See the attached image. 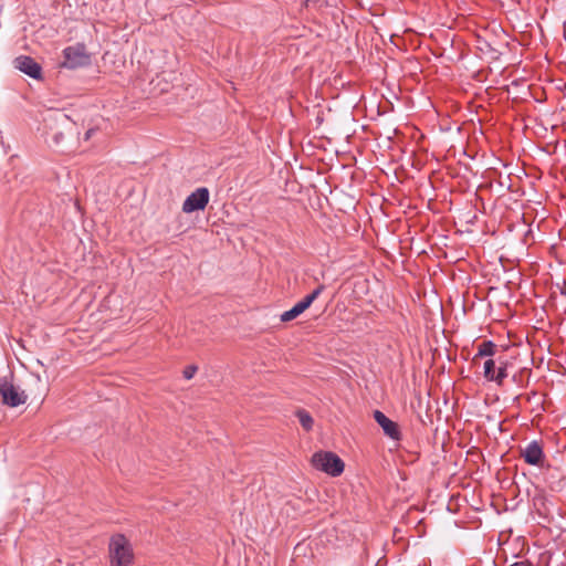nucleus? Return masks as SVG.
Here are the masks:
<instances>
[{
	"mask_svg": "<svg viewBox=\"0 0 566 566\" xmlns=\"http://www.w3.org/2000/svg\"><path fill=\"white\" fill-rule=\"evenodd\" d=\"M544 479L553 491H560L564 488L565 475L557 467L547 465Z\"/></svg>",
	"mask_w": 566,
	"mask_h": 566,
	"instance_id": "nucleus-9",
	"label": "nucleus"
},
{
	"mask_svg": "<svg viewBox=\"0 0 566 566\" xmlns=\"http://www.w3.org/2000/svg\"><path fill=\"white\" fill-rule=\"evenodd\" d=\"M319 0H304V6L306 8L316 7Z\"/></svg>",
	"mask_w": 566,
	"mask_h": 566,
	"instance_id": "nucleus-18",
	"label": "nucleus"
},
{
	"mask_svg": "<svg viewBox=\"0 0 566 566\" xmlns=\"http://www.w3.org/2000/svg\"><path fill=\"white\" fill-rule=\"evenodd\" d=\"M92 132H93V130L91 129V130H88V132L86 133V136H85V138H86V139H88V138L91 137Z\"/></svg>",
	"mask_w": 566,
	"mask_h": 566,
	"instance_id": "nucleus-20",
	"label": "nucleus"
},
{
	"mask_svg": "<svg viewBox=\"0 0 566 566\" xmlns=\"http://www.w3.org/2000/svg\"><path fill=\"white\" fill-rule=\"evenodd\" d=\"M196 371H197V366H195V365L187 366L184 369V377L186 379H191L195 376Z\"/></svg>",
	"mask_w": 566,
	"mask_h": 566,
	"instance_id": "nucleus-17",
	"label": "nucleus"
},
{
	"mask_svg": "<svg viewBox=\"0 0 566 566\" xmlns=\"http://www.w3.org/2000/svg\"><path fill=\"white\" fill-rule=\"evenodd\" d=\"M34 380L36 384L41 385V388L39 389L38 392L34 394L35 397H40V398H43L44 395H45V391H46V388L45 386L42 384V380H41V377L40 376H34Z\"/></svg>",
	"mask_w": 566,
	"mask_h": 566,
	"instance_id": "nucleus-16",
	"label": "nucleus"
},
{
	"mask_svg": "<svg viewBox=\"0 0 566 566\" xmlns=\"http://www.w3.org/2000/svg\"><path fill=\"white\" fill-rule=\"evenodd\" d=\"M507 363L506 361H501L500 363V366H499V369H497V373L495 374V377H494V381L499 385H502L503 384V380L507 377Z\"/></svg>",
	"mask_w": 566,
	"mask_h": 566,
	"instance_id": "nucleus-14",
	"label": "nucleus"
},
{
	"mask_svg": "<svg viewBox=\"0 0 566 566\" xmlns=\"http://www.w3.org/2000/svg\"><path fill=\"white\" fill-rule=\"evenodd\" d=\"M15 69L29 75L32 78L40 80L42 77V67L32 57L21 55L14 59Z\"/></svg>",
	"mask_w": 566,
	"mask_h": 566,
	"instance_id": "nucleus-7",
	"label": "nucleus"
},
{
	"mask_svg": "<svg viewBox=\"0 0 566 566\" xmlns=\"http://www.w3.org/2000/svg\"><path fill=\"white\" fill-rule=\"evenodd\" d=\"M50 119L61 124H70V117L60 112L52 114Z\"/></svg>",
	"mask_w": 566,
	"mask_h": 566,
	"instance_id": "nucleus-15",
	"label": "nucleus"
},
{
	"mask_svg": "<svg viewBox=\"0 0 566 566\" xmlns=\"http://www.w3.org/2000/svg\"><path fill=\"white\" fill-rule=\"evenodd\" d=\"M0 396L3 405L11 408L25 403L28 395L19 390L7 377L0 378Z\"/></svg>",
	"mask_w": 566,
	"mask_h": 566,
	"instance_id": "nucleus-3",
	"label": "nucleus"
},
{
	"mask_svg": "<svg viewBox=\"0 0 566 566\" xmlns=\"http://www.w3.org/2000/svg\"><path fill=\"white\" fill-rule=\"evenodd\" d=\"M209 202V190L205 187L198 188L187 197L182 205V211L190 213L197 210H203Z\"/></svg>",
	"mask_w": 566,
	"mask_h": 566,
	"instance_id": "nucleus-6",
	"label": "nucleus"
},
{
	"mask_svg": "<svg viewBox=\"0 0 566 566\" xmlns=\"http://www.w3.org/2000/svg\"><path fill=\"white\" fill-rule=\"evenodd\" d=\"M312 464L315 469L327 473L331 476H338L344 472L343 460L331 451L315 452L312 457Z\"/></svg>",
	"mask_w": 566,
	"mask_h": 566,
	"instance_id": "nucleus-1",
	"label": "nucleus"
},
{
	"mask_svg": "<svg viewBox=\"0 0 566 566\" xmlns=\"http://www.w3.org/2000/svg\"><path fill=\"white\" fill-rule=\"evenodd\" d=\"M510 566H532V563L528 560H521V562H516Z\"/></svg>",
	"mask_w": 566,
	"mask_h": 566,
	"instance_id": "nucleus-19",
	"label": "nucleus"
},
{
	"mask_svg": "<svg viewBox=\"0 0 566 566\" xmlns=\"http://www.w3.org/2000/svg\"><path fill=\"white\" fill-rule=\"evenodd\" d=\"M64 62L63 66L69 69H76L80 66L87 65L90 63V56L85 51V46L76 44L69 46L64 50Z\"/></svg>",
	"mask_w": 566,
	"mask_h": 566,
	"instance_id": "nucleus-4",
	"label": "nucleus"
},
{
	"mask_svg": "<svg viewBox=\"0 0 566 566\" xmlns=\"http://www.w3.org/2000/svg\"><path fill=\"white\" fill-rule=\"evenodd\" d=\"M495 374V361L488 359L484 363V377L490 381H494Z\"/></svg>",
	"mask_w": 566,
	"mask_h": 566,
	"instance_id": "nucleus-13",
	"label": "nucleus"
},
{
	"mask_svg": "<svg viewBox=\"0 0 566 566\" xmlns=\"http://www.w3.org/2000/svg\"><path fill=\"white\" fill-rule=\"evenodd\" d=\"M374 419L382 428L386 436L394 440H400L401 433L399 431L398 424L395 421L390 420L379 410L374 411Z\"/></svg>",
	"mask_w": 566,
	"mask_h": 566,
	"instance_id": "nucleus-8",
	"label": "nucleus"
},
{
	"mask_svg": "<svg viewBox=\"0 0 566 566\" xmlns=\"http://www.w3.org/2000/svg\"><path fill=\"white\" fill-rule=\"evenodd\" d=\"M494 350H495V344H493L491 340H484L479 345L476 356H480V357L493 356Z\"/></svg>",
	"mask_w": 566,
	"mask_h": 566,
	"instance_id": "nucleus-12",
	"label": "nucleus"
},
{
	"mask_svg": "<svg viewBox=\"0 0 566 566\" xmlns=\"http://www.w3.org/2000/svg\"><path fill=\"white\" fill-rule=\"evenodd\" d=\"M522 454L525 462L532 465H538L543 459V450L536 441L527 444Z\"/></svg>",
	"mask_w": 566,
	"mask_h": 566,
	"instance_id": "nucleus-10",
	"label": "nucleus"
},
{
	"mask_svg": "<svg viewBox=\"0 0 566 566\" xmlns=\"http://www.w3.org/2000/svg\"><path fill=\"white\" fill-rule=\"evenodd\" d=\"M296 417L304 430L310 431L313 428L314 420L312 416L304 409H298L296 411Z\"/></svg>",
	"mask_w": 566,
	"mask_h": 566,
	"instance_id": "nucleus-11",
	"label": "nucleus"
},
{
	"mask_svg": "<svg viewBox=\"0 0 566 566\" xmlns=\"http://www.w3.org/2000/svg\"><path fill=\"white\" fill-rule=\"evenodd\" d=\"M324 290V285L317 286L311 294L305 296L301 302L295 304L291 310L285 311L281 314L282 322H290L297 316H300L303 312H305L312 303L321 295Z\"/></svg>",
	"mask_w": 566,
	"mask_h": 566,
	"instance_id": "nucleus-5",
	"label": "nucleus"
},
{
	"mask_svg": "<svg viewBox=\"0 0 566 566\" xmlns=\"http://www.w3.org/2000/svg\"><path fill=\"white\" fill-rule=\"evenodd\" d=\"M109 556L112 566H128L133 562V549L124 535L117 534L112 537Z\"/></svg>",
	"mask_w": 566,
	"mask_h": 566,
	"instance_id": "nucleus-2",
	"label": "nucleus"
},
{
	"mask_svg": "<svg viewBox=\"0 0 566 566\" xmlns=\"http://www.w3.org/2000/svg\"><path fill=\"white\" fill-rule=\"evenodd\" d=\"M60 136H61V134H56V135L54 136V138H55V142H56V143H59V140H60Z\"/></svg>",
	"mask_w": 566,
	"mask_h": 566,
	"instance_id": "nucleus-21",
	"label": "nucleus"
}]
</instances>
